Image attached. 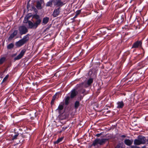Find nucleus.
Wrapping results in <instances>:
<instances>
[{
    "instance_id": "f257e3e1",
    "label": "nucleus",
    "mask_w": 148,
    "mask_h": 148,
    "mask_svg": "<svg viewBox=\"0 0 148 148\" xmlns=\"http://www.w3.org/2000/svg\"><path fill=\"white\" fill-rule=\"evenodd\" d=\"M32 18L36 21L34 23L29 20H27L25 23H28L29 27L30 29H36L40 25L42 22V20L40 16L37 14H34L32 16Z\"/></svg>"
},
{
    "instance_id": "f03ea898",
    "label": "nucleus",
    "mask_w": 148,
    "mask_h": 148,
    "mask_svg": "<svg viewBox=\"0 0 148 148\" xmlns=\"http://www.w3.org/2000/svg\"><path fill=\"white\" fill-rule=\"evenodd\" d=\"M124 14H122L121 13L119 14H115L114 16L116 17V18L115 19H116V18H119L118 20H117V21L118 24H120L123 22L124 20Z\"/></svg>"
},
{
    "instance_id": "7ed1b4c3",
    "label": "nucleus",
    "mask_w": 148,
    "mask_h": 148,
    "mask_svg": "<svg viewBox=\"0 0 148 148\" xmlns=\"http://www.w3.org/2000/svg\"><path fill=\"white\" fill-rule=\"evenodd\" d=\"M142 42L141 40H138L134 42L133 44L132 48H140V49H142L143 51L142 47Z\"/></svg>"
},
{
    "instance_id": "20e7f679",
    "label": "nucleus",
    "mask_w": 148,
    "mask_h": 148,
    "mask_svg": "<svg viewBox=\"0 0 148 148\" xmlns=\"http://www.w3.org/2000/svg\"><path fill=\"white\" fill-rule=\"evenodd\" d=\"M19 34L21 35L26 34L28 32L27 28L24 25L20 26L18 27Z\"/></svg>"
},
{
    "instance_id": "39448f33",
    "label": "nucleus",
    "mask_w": 148,
    "mask_h": 148,
    "mask_svg": "<svg viewBox=\"0 0 148 148\" xmlns=\"http://www.w3.org/2000/svg\"><path fill=\"white\" fill-rule=\"evenodd\" d=\"M58 7L57 8H56L54 10L52 14L54 17H56L60 14L61 10V7L62 6H58V5H55Z\"/></svg>"
},
{
    "instance_id": "423d86ee",
    "label": "nucleus",
    "mask_w": 148,
    "mask_h": 148,
    "mask_svg": "<svg viewBox=\"0 0 148 148\" xmlns=\"http://www.w3.org/2000/svg\"><path fill=\"white\" fill-rule=\"evenodd\" d=\"M26 51V50L25 49H22L21 51L20 54H19L16 57L14 58V60L16 61V60H19L21 58L25 53Z\"/></svg>"
},
{
    "instance_id": "0eeeda50",
    "label": "nucleus",
    "mask_w": 148,
    "mask_h": 148,
    "mask_svg": "<svg viewBox=\"0 0 148 148\" xmlns=\"http://www.w3.org/2000/svg\"><path fill=\"white\" fill-rule=\"evenodd\" d=\"M70 93V97L71 99H73L77 95L78 92L75 89H73L71 90Z\"/></svg>"
},
{
    "instance_id": "6e6552de",
    "label": "nucleus",
    "mask_w": 148,
    "mask_h": 148,
    "mask_svg": "<svg viewBox=\"0 0 148 148\" xmlns=\"http://www.w3.org/2000/svg\"><path fill=\"white\" fill-rule=\"evenodd\" d=\"M18 31L17 30H14L13 32L12 33L8 38V41L12 40L15 36L17 34Z\"/></svg>"
},
{
    "instance_id": "1a4fd4ad",
    "label": "nucleus",
    "mask_w": 148,
    "mask_h": 148,
    "mask_svg": "<svg viewBox=\"0 0 148 148\" xmlns=\"http://www.w3.org/2000/svg\"><path fill=\"white\" fill-rule=\"evenodd\" d=\"M18 130H14V135L12 137V140H14V139H16L17 138V137L19 136V134H22L23 133V132H20L18 131Z\"/></svg>"
},
{
    "instance_id": "9d476101",
    "label": "nucleus",
    "mask_w": 148,
    "mask_h": 148,
    "mask_svg": "<svg viewBox=\"0 0 148 148\" xmlns=\"http://www.w3.org/2000/svg\"><path fill=\"white\" fill-rule=\"evenodd\" d=\"M64 102H61L59 105L58 108L56 110V111L58 110V112L60 114L61 113V111L64 109Z\"/></svg>"
},
{
    "instance_id": "9b49d317",
    "label": "nucleus",
    "mask_w": 148,
    "mask_h": 148,
    "mask_svg": "<svg viewBox=\"0 0 148 148\" xmlns=\"http://www.w3.org/2000/svg\"><path fill=\"white\" fill-rule=\"evenodd\" d=\"M138 138L142 144H145L146 142V139L145 137L143 136H139L138 137Z\"/></svg>"
},
{
    "instance_id": "f8f14e48",
    "label": "nucleus",
    "mask_w": 148,
    "mask_h": 148,
    "mask_svg": "<svg viewBox=\"0 0 148 148\" xmlns=\"http://www.w3.org/2000/svg\"><path fill=\"white\" fill-rule=\"evenodd\" d=\"M53 3L54 5H58V6H63L65 4L61 1V0H53Z\"/></svg>"
},
{
    "instance_id": "ddd939ff",
    "label": "nucleus",
    "mask_w": 148,
    "mask_h": 148,
    "mask_svg": "<svg viewBox=\"0 0 148 148\" xmlns=\"http://www.w3.org/2000/svg\"><path fill=\"white\" fill-rule=\"evenodd\" d=\"M43 0H40L39 1H37L36 2V7L38 9H42V4L44 2Z\"/></svg>"
},
{
    "instance_id": "4468645a",
    "label": "nucleus",
    "mask_w": 148,
    "mask_h": 148,
    "mask_svg": "<svg viewBox=\"0 0 148 148\" xmlns=\"http://www.w3.org/2000/svg\"><path fill=\"white\" fill-rule=\"evenodd\" d=\"M25 43L22 39H21L19 41L16 42L15 43V45L17 47H20L23 45Z\"/></svg>"
},
{
    "instance_id": "2eb2a0df",
    "label": "nucleus",
    "mask_w": 148,
    "mask_h": 148,
    "mask_svg": "<svg viewBox=\"0 0 148 148\" xmlns=\"http://www.w3.org/2000/svg\"><path fill=\"white\" fill-rule=\"evenodd\" d=\"M30 36V34H27L25 36H24L23 38L21 39L25 44L29 40V36Z\"/></svg>"
},
{
    "instance_id": "dca6fc26",
    "label": "nucleus",
    "mask_w": 148,
    "mask_h": 148,
    "mask_svg": "<svg viewBox=\"0 0 148 148\" xmlns=\"http://www.w3.org/2000/svg\"><path fill=\"white\" fill-rule=\"evenodd\" d=\"M124 142L126 145L129 146L132 144L133 140L132 139L130 140L129 139H126L124 140Z\"/></svg>"
},
{
    "instance_id": "f3484780",
    "label": "nucleus",
    "mask_w": 148,
    "mask_h": 148,
    "mask_svg": "<svg viewBox=\"0 0 148 148\" xmlns=\"http://www.w3.org/2000/svg\"><path fill=\"white\" fill-rule=\"evenodd\" d=\"M49 20V18L47 17H45L43 18L42 22V25H45L48 23Z\"/></svg>"
},
{
    "instance_id": "a211bd4d",
    "label": "nucleus",
    "mask_w": 148,
    "mask_h": 148,
    "mask_svg": "<svg viewBox=\"0 0 148 148\" xmlns=\"http://www.w3.org/2000/svg\"><path fill=\"white\" fill-rule=\"evenodd\" d=\"M70 97L69 96L66 97L64 99V104L68 106L70 103Z\"/></svg>"
},
{
    "instance_id": "6ab92c4d",
    "label": "nucleus",
    "mask_w": 148,
    "mask_h": 148,
    "mask_svg": "<svg viewBox=\"0 0 148 148\" xmlns=\"http://www.w3.org/2000/svg\"><path fill=\"white\" fill-rule=\"evenodd\" d=\"M117 107L118 108H122L124 106V103L122 101H119L117 103Z\"/></svg>"
},
{
    "instance_id": "aec40b11",
    "label": "nucleus",
    "mask_w": 148,
    "mask_h": 148,
    "mask_svg": "<svg viewBox=\"0 0 148 148\" xmlns=\"http://www.w3.org/2000/svg\"><path fill=\"white\" fill-rule=\"evenodd\" d=\"M143 53L139 54L137 55L135 58V59L137 60H139L144 56L145 52L143 51Z\"/></svg>"
},
{
    "instance_id": "412c9836",
    "label": "nucleus",
    "mask_w": 148,
    "mask_h": 148,
    "mask_svg": "<svg viewBox=\"0 0 148 148\" xmlns=\"http://www.w3.org/2000/svg\"><path fill=\"white\" fill-rule=\"evenodd\" d=\"M57 97V93L55 94L52 97V99L51 102V106L53 105Z\"/></svg>"
},
{
    "instance_id": "4be33fe9",
    "label": "nucleus",
    "mask_w": 148,
    "mask_h": 148,
    "mask_svg": "<svg viewBox=\"0 0 148 148\" xmlns=\"http://www.w3.org/2000/svg\"><path fill=\"white\" fill-rule=\"evenodd\" d=\"M64 138L63 137H61V138H58L57 140L55 141L54 142V144H58L60 142H61L62 141V140H63Z\"/></svg>"
},
{
    "instance_id": "5701e85b",
    "label": "nucleus",
    "mask_w": 148,
    "mask_h": 148,
    "mask_svg": "<svg viewBox=\"0 0 148 148\" xmlns=\"http://www.w3.org/2000/svg\"><path fill=\"white\" fill-rule=\"evenodd\" d=\"M93 79L92 78H89L87 81V84L88 86H89L93 83Z\"/></svg>"
},
{
    "instance_id": "b1692460",
    "label": "nucleus",
    "mask_w": 148,
    "mask_h": 148,
    "mask_svg": "<svg viewBox=\"0 0 148 148\" xmlns=\"http://www.w3.org/2000/svg\"><path fill=\"white\" fill-rule=\"evenodd\" d=\"M80 106V103L78 101H76L74 104V108L77 109Z\"/></svg>"
},
{
    "instance_id": "393cba45",
    "label": "nucleus",
    "mask_w": 148,
    "mask_h": 148,
    "mask_svg": "<svg viewBox=\"0 0 148 148\" xmlns=\"http://www.w3.org/2000/svg\"><path fill=\"white\" fill-rule=\"evenodd\" d=\"M107 140L106 139H99V144L100 145H102L104 144L106 141Z\"/></svg>"
},
{
    "instance_id": "a878e982",
    "label": "nucleus",
    "mask_w": 148,
    "mask_h": 148,
    "mask_svg": "<svg viewBox=\"0 0 148 148\" xmlns=\"http://www.w3.org/2000/svg\"><path fill=\"white\" fill-rule=\"evenodd\" d=\"M98 144H99V139H97L93 141L92 144V145L94 146H95Z\"/></svg>"
},
{
    "instance_id": "bb28decb",
    "label": "nucleus",
    "mask_w": 148,
    "mask_h": 148,
    "mask_svg": "<svg viewBox=\"0 0 148 148\" xmlns=\"http://www.w3.org/2000/svg\"><path fill=\"white\" fill-rule=\"evenodd\" d=\"M14 45L13 43H11L9 44L7 46V48L8 49H11L13 48L14 47Z\"/></svg>"
},
{
    "instance_id": "cd10ccee",
    "label": "nucleus",
    "mask_w": 148,
    "mask_h": 148,
    "mask_svg": "<svg viewBox=\"0 0 148 148\" xmlns=\"http://www.w3.org/2000/svg\"><path fill=\"white\" fill-rule=\"evenodd\" d=\"M134 144L136 145H139L141 144L139 139H135L134 141Z\"/></svg>"
},
{
    "instance_id": "c85d7f7f",
    "label": "nucleus",
    "mask_w": 148,
    "mask_h": 148,
    "mask_svg": "<svg viewBox=\"0 0 148 148\" xmlns=\"http://www.w3.org/2000/svg\"><path fill=\"white\" fill-rule=\"evenodd\" d=\"M18 139H19V140L18 142H16L17 144H18L19 143L22 144L24 143L25 140L23 138H20L18 137Z\"/></svg>"
},
{
    "instance_id": "c756f323",
    "label": "nucleus",
    "mask_w": 148,
    "mask_h": 148,
    "mask_svg": "<svg viewBox=\"0 0 148 148\" xmlns=\"http://www.w3.org/2000/svg\"><path fill=\"white\" fill-rule=\"evenodd\" d=\"M115 148H125V147H123V143H121L117 144Z\"/></svg>"
},
{
    "instance_id": "7c9ffc66",
    "label": "nucleus",
    "mask_w": 148,
    "mask_h": 148,
    "mask_svg": "<svg viewBox=\"0 0 148 148\" xmlns=\"http://www.w3.org/2000/svg\"><path fill=\"white\" fill-rule=\"evenodd\" d=\"M81 12V10H77L75 12V15L74 16V17L73 18V19H74L77 17V16L79 15Z\"/></svg>"
},
{
    "instance_id": "2f4dec72",
    "label": "nucleus",
    "mask_w": 148,
    "mask_h": 148,
    "mask_svg": "<svg viewBox=\"0 0 148 148\" xmlns=\"http://www.w3.org/2000/svg\"><path fill=\"white\" fill-rule=\"evenodd\" d=\"M53 2V0L52 1H49L47 2L46 4V6H51L52 5V2Z\"/></svg>"
},
{
    "instance_id": "473e14b6",
    "label": "nucleus",
    "mask_w": 148,
    "mask_h": 148,
    "mask_svg": "<svg viewBox=\"0 0 148 148\" xmlns=\"http://www.w3.org/2000/svg\"><path fill=\"white\" fill-rule=\"evenodd\" d=\"M6 58L5 57H3L0 59V65L2 64L5 60Z\"/></svg>"
},
{
    "instance_id": "72a5a7b5",
    "label": "nucleus",
    "mask_w": 148,
    "mask_h": 148,
    "mask_svg": "<svg viewBox=\"0 0 148 148\" xmlns=\"http://www.w3.org/2000/svg\"><path fill=\"white\" fill-rule=\"evenodd\" d=\"M9 77L8 74H7L3 79L2 83H3L6 81Z\"/></svg>"
},
{
    "instance_id": "f704fd0d",
    "label": "nucleus",
    "mask_w": 148,
    "mask_h": 148,
    "mask_svg": "<svg viewBox=\"0 0 148 148\" xmlns=\"http://www.w3.org/2000/svg\"><path fill=\"white\" fill-rule=\"evenodd\" d=\"M83 84H84V83H83V82L81 84H77V87L78 88L82 87L83 86Z\"/></svg>"
},
{
    "instance_id": "c9c22d12",
    "label": "nucleus",
    "mask_w": 148,
    "mask_h": 148,
    "mask_svg": "<svg viewBox=\"0 0 148 148\" xmlns=\"http://www.w3.org/2000/svg\"><path fill=\"white\" fill-rule=\"evenodd\" d=\"M18 137L20 138H23L24 139V138H26V137L25 135H22V134H21V135L19 136Z\"/></svg>"
},
{
    "instance_id": "e433bc0d",
    "label": "nucleus",
    "mask_w": 148,
    "mask_h": 148,
    "mask_svg": "<svg viewBox=\"0 0 148 148\" xmlns=\"http://www.w3.org/2000/svg\"><path fill=\"white\" fill-rule=\"evenodd\" d=\"M68 127V126H64L62 128V131H65Z\"/></svg>"
},
{
    "instance_id": "4c0bfd02",
    "label": "nucleus",
    "mask_w": 148,
    "mask_h": 148,
    "mask_svg": "<svg viewBox=\"0 0 148 148\" xmlns=\"http://www.w3.org/2000/svg\"><path fill=\"white\" fill-rule=\"evenodd\" d=\"M51 24H50L49 25V26L46 28L45 30L46 31L48 30L49 29V28L51 27Z\"/></svg>"
},
{
    "instance_id": "58836bf2",
    "label": "nucleus",
    "mask_w": 148,
    "mask_h": 148,
    "mask_svg": "<svg viewBox=\"0 0 148 148\" xmlns=\"http://www.w3.org/2000/svg\"><path fill=\"white\" fill-rule=\"evenodd\" d=\"M103 5H106L107 4L108 2L106 0H103Z\"/></svg>"
},
{
    "instance_id": "ea45409f",
    "label": "nucleus",
    "mask_w": 148,
    "mask_h": 148,
    "mask_svg": "<svg viewBox=\"0 0 148 148\" xmlns=\"http://www.w3.org/2000/svg\"><path fill=\"white\" fill-rule=\"evenodd\" d=\"M143 21H147V18H146V15H144L143 17Z\"/></svg>"
},
{
    "instance_id": "a19ab883",
    "label": "nucleus",
    "mask_w": 148,
    "mask_h": 148,
    "mask_svg": "<svg viewBox=\"0 0 148 148\" xmlns=\"http://www.w3.org/2000/svg\"><path fill=\"white\" fill-rule=\"evenodd\" d=\"M131 148H140L139 147H137L136 146L132 145L131 146Z\"/></svg>"
},
{
    "instance_id": "79ce46f5",
    "label": "nucleus",
    "mask_w": 148,
    "mask_h": 148,
    "mask_svg": "<svg viewBox=\"0 0 148 148\" xmlns=\"http://www.w3.org/2000/svg\"><path fill=\"white\" fill-rule=\"evenodd\" d=\"M102 135V133H100L97 134L96 135V136L98 137H99L100 136Z\"/></svg>"
},
{
    "instance_id": "37998d69",
    "label": "nucleus",
    "mask_w": 148,
    "mask_h": 148,
    "mask_svg": "<svg viewBox=\"0 0 148 148\" xmlns=\"http://www.w3.org/2000/svg\"><path fill=\"white\" fill-rule=\"evenodd\" d=\"M114 56H114V59H116L117 58H118V56H117V54H115Z\"/></svg>"
},
{
    "instance_id": "c03bdc74",
    "label": "nucleus",
    "mask_w": 148,
    "mask_h": 148,
    "mask_svg": "<svg viewBox=\"0 0 148 148\" xmlns=\"http://www.w3.org/2000/svg\"><path fill=\"white\" fill-rule=\"evenodd\" d=\"M14 130H18V132H20V131L22 132V130L21 128L17 129H15Z\"/></svg>"
},
{
    "instance_id": "a18cd8bd",
    "label": "nucleus",
    "mask_w": 148,
    "mask_h": 148,
    "mask_svg": "<svg viewBox=\"0 0 148 148\" xmlns=\"http://www.w3.org/2000/svg\"><path fill=\"white\" fill-rule=\"evenodd\" d=\"M126 137V136L124 135H122L121 136V137L122 138H125Z\"/></svg>"
},
{
    "instance_id": "49530a36",
    "label": "nucleus",
    "mask_w": 148,
    "mask_h": 148,
    "mask_svg": "<svg viewBox=\"0 0 148 148\" xmlns=\"http://www.w3.org/2000/svg\"><path fill=\"white\" fill-rule=\"evenodd\" d=\"M115 26V24H112V27H111V28H113V27L114 26Z\"/></svg>"
},
{
    "instance_id": "de8ad7c7",
    "label": "nucleus",
    "mask_w": 148,
    "mask_h": 148,
    "mask_svg": "<svg viewBox=\"0 0 148 148\" xmlns=\"http://www.w3.org/2000/svg\"><path fill=\"white\" fill-rule=\"evenodd\" d=\"M114 36L113 35V34H112V36H111L112 38V37H114Z\"/></svg>"
},
{
    "instance_id": "09e8293b",
    "label": "nucleus",
    "mask_w": 148,
    "mask_h": 148,
    "mask_svg": "<svg viewBox=\"0 0 148 148\" xmlns=\"http://www.w3.org/2000/svg\"><path fill=\"white\" fill-rule=\"evenodd\" d=\"M92 72L91 70H89V73H90V72Z\"/></svg>"
},
{
    "instance_id": "8fccbe9b",
    "label": "nucleus",
    "mask_w": 148,
    "mask_h": 148,
    "mask_svg": "<svg viewBox=\"0 0 148 148\" xmlns=\"http://www.w3.org/2000/svg\"><path fill=\"white\" fill-rule=\"evenodd\" d=\"M31 119H34L32 117H31Z\"/></svg>"
},
{
    "instance_id": "3c124183",
    "label": "nucleus",
    "mask_w": 148,
    "mask_h": 148,
    "mask_svg": "<svg viewBox=\"0 0 148 148\" xmlns=\"http://www.w3.org/2000/svg\"><path fill=\"white\" fill-rule=\"evenodd\" d=\"M147 141L148 142V138L147 139H146V142Z\"/></svg>"
},
{
    "instance_id": "603ef678",
    "label": "nucleus",
    "mask_w": 148,
    "mask_h": 148,
    "mask_svg": "<svg viewBox=\"0 0 148 148\" xmlns=\"http://www.w3.org/2000/svg\"><path fill=\"white\" fill-rule=\"evenodd\" d=\"M107 29H108V30H110V29H109V28H107Z\"/></svg>"
},
{
    "instance_id": "864d4df0",
    "label": "nucleus",
    "mask_w": 148,
    "mask_h": 148,
    "mask_svg": "<svg viewBox=\"0 0 148 148\" xmlns=\"http://www.w3.org/2000/svg\"><path fill=\"white\" fill-rule=\"evenodd\" d=\"M116 29H113V30L114 31L116 30Z\"/></svg>"
},
{
    "instance_id": "5fc2aeb1",
    "label": "nucleus",
    "mask_w": 148,
    "mask_h": 148,
    "mask_svg": "<svg viewBox=\"0 0 148 148\" xmlns=\"http://www.w3.org/2000/svg\"><path fill=\"white\" fill-rule=\"evenodd\" d=\"M29 18V17H27V19H28Z\"/></svg>"
},
{
    "instance_id": "6e6d98bb",
    "label": "nucleus",
    "mask_w": 148,
    "mask_h": 148,
    "mask_svg": "<svg viewBox=\"0 0 148 148\" xmlns=\"http://www.w3.org/2000/svg\"><path fill=\"white\" fill-rule=\"evenodd\" d=\"M112 127H112H111L112 128H113V127Z\"/></svg>"
},
{
    "instance_id": "4d7b16f0",
    "label": "nucleus",
    "mask_w": 148,
    "mask_h": 148,
    "mask_svg": "<svg viewBox=\"0 0 148 148\" xmlns=\"http://www.w3.org/2000/svg\"><path fill=\"white\" fill-rule=\"evenodd\" d=\"M20 132H22L20 131Z\"/></svg>"
},
{
    "instance_id": "13d9d810",
    "label": "nucleus",
    "mask_w": 148,
    "mask_h": 148,
    "mask_svg": "<svg viewBox=\"0 0 148 148\" xmlns=\"http://www.w3.org/2000/svg\"><path fill=\"white\" fill-rule=\"evenodd\" d=\"M34 8V9H35H35H36V8Z\"/></svg>"
}]
</instances>
